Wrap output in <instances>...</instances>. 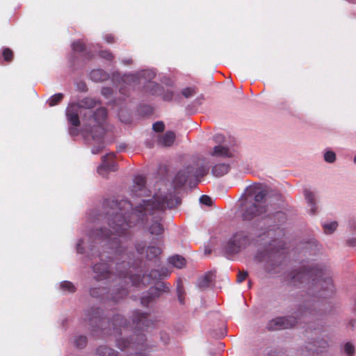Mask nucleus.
Wrapping results in <instances>:
<instances>
[{
  "label": "nucleus",
  "instance_id": "nucleus-1",
  "mask_svg": "<svg viewBox=\"0 0 356 356\" xmlns=\"http://www.w3.org/2000/svg\"><path fill=\"white\" fill-rule=\"evenodd\" d=\"M160 211L144 207L141 203L133 209L131 203L125 200L112 202L111 210L108 211L111 234L104 233L101 229L90 235L88 240L105 241L104 245L109 246L115 254H120L122 252L120 249L121 241L118 238L125 236L128 229L134 225L144 224L152 235H160L163 232Z\"/></svg>",
  "mask_w": 356,
  "mask_h": 356
},
{
  "label": "nucleus",
  "instance_id": "nucleus-2",
  "mask_svg": "<svg viewBox=\"0 0 356 356\" xmlns=\"http://www.w3.org/2000/svg\"><path fill=\"white\" fill-rule=\"evenodd\" d=\"M97 102L90 98L84 99L81 104H72L66 109V115L69 123L74 127L70 128V135L77 134L76 127L80 124L79 115H82V124L86 134H89L97 145H93L92 154L99 153L104 147L103 136L105 134L104 124L107 113L105 108H98L95 112L91 110Z\"/></svg>",
  "mask_w": 356,
  "mask_h": 356
},
{
  "label": "nucleus",
  "instance_id": "nucleus-3",
  "mask_svg": "<svg viewBox=\"0 0 356 356\" xmlns=\"http://www.w3.org/2000/svg\"><path fill=\"white\" fill-rule=\"evenodd\" d=\"M116 339L117 346L127 351V356H148L156 346L147 343L146 335H119ZM98 356H121L115 350L100 346L96 350Z\"/></svg>",
  "mask_w": 356,
  "mask_h": 356
},
{
  "label": "nucleus",
  "instance_id": "nucleus-4",
  "mask_svg": "<svg viewBox=\"0 0 356 356\" xmlns=\"http://www.w3.org/2000/svg\"><path fill=\"white\" fill-rule=\"evenodd\" d=\"M309 280L318 290L319 296L327 298L334 294L335 288L330 273L326 268L315 267L309 270H295L291 273V283L293 285L302 284Z\"/></svg>",
  "mask_w": 356,
  "mask_h": 356
},
{
  "label": "nucleus",
  "instance_id": "nucleus-5",
  "mask_svg": "<svg viewBox=\"0 0 356 356\" xmlns=\"http://www.w3.org/2000/svg\"><path fill=\"white\" fill-rule=\"evenodd\" d=\"M267 190L265 186L256 184L250 186L243 203L242 217L245 220L254 218L264 220L269 216V207L266 198Z\"/></svg>",
  "mask_w": 356,
  "mask_h": 356
},
{
  "label": "nucleus",
  "instance_id": "nucleus-6",
  "mask_svg": "<svg viewBox=\"0 0 356 356\" xmlns=\"http://www.w3.org/2000/svg\"><path fill=\"white\" fill-rule=\"evenodd\" d=\"M208 171L207 167L202 159H199L193 161L191 164L180 170L175 176L172 180L174 188L181 187L189 177H202L208 173Z\"/></svg>",
  "mask_w": 356,
  "mask_h": 356
},
{
  "label": "nucleus",
  "instance_id": "nucleus-7",
  "mask_svg": "<svg viewBox=\"0 0 356 356\" xmlns=\"http://www.w3.org/2000/svg\"><path fill=\"white\" fill-rule=\"evenodd\" d=\"M163 193H165V191H163V193L159 191L154 195L152 200H143L140 203L144 207H150L158 211H162L166 208H172L179 203L175 192H170L165 195Z\"/></svg>",
  "mask_w": 356,
  "mask_h": 356
},
{
  "label": "nucleus",
  "instance_id": "nucleus-8",
  "mask_svg": "<svg viewBox=\"0 0 356 356\" xmlns=\"http://www.w3.org/2000/svg\"><path fill=\"white\" fill-rule=\"evenodd\" d=\"M154 76L155 72L153 70H147L134 74H125L122 78V81L125 85L134 87L142 81H149L147 87L152 88L150 92L153 95H157L160 91L159 86L154 82H150Z\"/></svg>",
  "mask_w": 356,
  "mask_h": 356
},
{
  "label": "nucleus",
  "instance_id": "nucleus-9",
  "mask_svg": "<svg viewBox=\"0 0 356 356\" xmlns=\"http://www.w3.org/2000/svg\"><path fill=\"white\" fill-rule=\"evenodd\" d=\"M298 323L297 317L293 315L277 316L270 320L266 328L270 332L280 331L293 327Z\"/></svg>",
  "mask_w": 356,
  "mask_h": 356
},
{
  "label": "nucleus",
  "instance_id": "nucleus-10",
  "mask_svg": "<svg viewBox=\"0 0 356 356\" xmlns=\"http://www.w3.org/2000/svg\"><path fill=\"white\" fill-rule=\"evenodd\" d=\"M117 276L120 278L123 277L126 282L127 280H129L131 282L132 285L140 286V284L146 285L149 284L152 279L156 280L159 278L161 276V274H160L157 270H152L149 275H143L142 278L140 277V274H132L131 271L129 273V275L123 273H118Z\"/></svg>",
  "mask_w": 356,
  "mask_h": 356
},
{
  "label": "nucleus",
  "instance_id": "nucleus-11",
  "mask_svg": "<svg viewBox=\"0 0 356 356\" xmlns=\"http://www.w3.org/2000/svg\"><path fill=\"white\" fill-rule=\"evenodd\" d=\"M250 243L249 236L244 232H236L227 242L226 250L230 253L238 252Z\"/></svg>",
  "mask_w": 356,
  "mask_h": 356
},
{
  "label": "nucleus",
  "instance_id": "nucleus-12",
  "mask_svg": "<svg viewBox=\"0 0 356 356\" xmlns=\"http://www.w3.org/2000/svg\"><path fill=\"white\" fill-rule=\"evenodd\" d=\"M214 140L222 144H219L213 147L210 151L209 154L216 159H225L231 158L234 156V151L227 145L225 140H223V136L221 135H216Z\"/></svg>",
  "mask_w": 356,
  "mask_h": 356
},
{
  "label": "nucleus",
  "instance_id": "nucleus-13",
  "mask_svg": "<svg viewBox=\"0 0 356 356\" xmlns=\"http://www.w3.org/2000/svg\"><path fill=\"white\" fill-rule=\"evenodd\" d=\"M282 248L281 242L275 240L272 243L269 244L265 250L261 261H266L268 262L277 261L281 256L280 250Z\"/></svg>",
  "mask_w": 356,
  "mask_h": 356
},
{
  "label": "nucleus",
  "instance_id": "nucleus-14",
  "mask_svg": "<svg viewBox=\"0 0 356 356\" xmlns=\"http://www.w3.org/2000/svg\"><path fill=\"white\" fill-rule=\"evenodd\" d=\"M113 154H108L103 157L102 163L97 168L100 175L106 177L109 172L117 170V164L113 160Z\"/></svg>",
  "mask_w": 356,
  "mask_h": 356
},
{
  "label": "nucleus",
  "instance_id": "nucleus-15",
  "mask_svg": "<svg viewBox=\"0 0 356 356\" xmlns=\"http://www.w3.org/2000/svg\"><path fill=\"white\" fill-rule=\"evenodd\" d=\"M168 289V286L165 283L162 282H157L155 287L150 289L148 296H143L141 298V304L144 306H147L151 300L156 297H159L162 292H164Z\"/></svg>",
  "mask_w": 356,
  "mask_h": 356
},
{
  "label": "nucleus",
  "instance_id": "nucleus-16",
  "mask_svg": "<svg viewBox=\"0 0 356 356\" xmlns=\"http://www.w3.org/2000/svg\"><path fill=\"white\" fill-rule=\"evenodd\" d=\"M148 191L145 188V180L142 176H136L134 179L131 193L136 196L146 195Z\"/></svg>",
  "mask_w": 356,
  "mask_h": 356
},
{
  "label": "nucleus",
  "instance_id": "nucleus-17",
  "mask_svg": "<svg viewBox=\"0 0 356 356\" xmlns=\"http://www.w3.org/2000/svg\"><path fill=\"white\" fill-rule=\"evenodd\" d=\"M93 271L99 280L110 278L111 273L109 270V266L106 263L97 264L93 266Z\"/></svg>",
  "mask_w": 356,
  "mask_h": 356
},
{
  "label": "nucleus",
  "instance_id": "nucleus-18",
  "mask_svg": "<svg viewBox=\"0 0 356 356\" xmlns=\"http://www.w3.org/2000/svg\"><path fill=\"white\" fill-rule=\"evenodd\" d=\"M89 321L92 325L95 327L93 330L95 332L110 330L111 323L106 318L92 316L89 318Z\"/></svg>",
  "mask_w": 356,
  "mask_h": 356
},
{
  "label": "nucleus",
  "instance_id": "nucleus-19",
  "mask_svg": "<svg viewBox=\"0 0 356 356\" xmlns=\"http://www.w3.org/2000/svg\"><path fill=\"white\" fill-rule=\"evenodd\" d=\"M304 195L307 203L309 212L311 214H314L317 209L314 193L309 189L306 188L304 191Z\"/></svg>",
  "mask_w": 356,
  "mask_h": 356
},
{
  "label": "nucleus",
  "instance_id": "nucleus-20",
  "mask_svg": "<svg viewBox=\"0 0 356 356\" xmlns=\"http://www.w3.org/2000/svg\"><path fill=\"white\" fill-rule=\"evenodd\" d=\"M229 170V165L227 163H220L214 165L211 168V173L215 177H222Z\"/></svg>",
  "mask_w": 356,
  "mask_h": 356
},
{
  "label": "nucleus",
  "instance_id": "nucleus-21",
  "mask_svg": "<svg viewBox=\"0 0 356 356\" xmlns=\"http://www.w3.org/2000/svg\"><path fill=\"white\" fill-rule=\"evenodd\" d=\"M215 272L209 271L204 276L200 277L198 280V286L202 289L207 288L210 286L215 278Z\"/></svg>",
  "mask_w": 356,
  "mask_h": 356
},
{
  "label": "nucleus",
  "instance_id": "nucleus-22",
  "mask_svg": "<svg viewBox=\"0 0 356 356\" xmlns=\"http://www.w3.org/2000/svg\"><path fill=\"white\" fill-rule=\"evenodd\" d=\"M175 139V134L172 131H167L159 140L160 145L165 147L171 146Z\"/></svg>",
  "mask_w": 356,
  "mask_h": 356
},
{
  "label": "nucleus",
  "instance_id": "nucleus-23",
  "mask_svg": "<svg viewBox=\"0 0 356 356\" xmlns=\"http://www.w3.org/2000/svg\"><path fill=\"white\" fill-rule=\"evenodd\" d=\"M90 78L94 81H103L108 78V75L102 70H94L90 72Z\"/></svg>",
  "mask_w": 356,
  "mask_h": 356
},
{
  "label": "nucleus",
  "instance_id": "nucleus-24",
  "mask_svg": "<svg viewBox=\"0 0 356 356\" xmlns=\"http://www.w3.org/2000/svg\"><path fill=\"white\" fill-rule=\"evenodd\" d=\"M169 263L177 268H181L185 266L186 261L184 257L175 255L169 258Z\"/></svg>",
  "mask_w": 356,
  "mask_h": 356
},
{
  "label": "nucleus",
  "instance_id": "nucleus-25",
  "mask_svg": "<svg viewBox=\"0 0 356 356\" xmlns=\"http://www.w3.org/2000/svg\"><path fill=\"white\" fill-rule=\"evenodd\" d=\"M60 289L64 293H72L76 291L74 285L69 281H63L60 283Z\"/></svg>",
  "mask_w": 356,
  "mask_h": 356
},
{
  "label": "nucleus",
  "instance_id": "nucleus-26",
  "mask_svg": "<svg viewBox=\"0 0 356 356\" xmlns=\"http://www.w3.org/2000/svg\"><path fill=\"white\" fill-rule=\"evenodd\" d=\"M73 341L76 348L82 349L86 346L88 339L86 335H75Z\"/></svg>",
  "mask_w": 356,
  "mask_h": 356
},
{
  "label": "nucleus",
  "instance_id": "nucleus-27",
  "mask_svg": "<svg viewBox=\"0 0 356 356\" xmlns=\"http://www.w3.org/2000/svg\"><path fill=\"white\" fill-rule=\"evenodd\" d=\"M147 315L145 313L136 311L134 313V321L137 325H146Z\"/></svg>",
  "mask_w": 356,
  "mask_h": 356
},
{
  "label": "nucleus",
  "instance_id": "nucleus-28",
  "mask_svg": "<svg viewBox=\"0 0 356 356\" xmlns=\"http://www.w3.org/2000/svg\"><path fill=\"white\" fill-rule=\"evenodd\" d=\"M338 222L337 221L326 222L323 225L324 232L326 234H332L337 228Z\"/></svg>",
  "mask_w": 356,
  "mask_h": 356
},
{
  "label": "nucleus",
  "instance_id": "nucleus-29",
  "mask_svg": "<svg viewBox=\"0 0 356 356\" xmlns=\"http://www.w3.org/2000/svg\"><path fill=\"white\" fill-rule=\"evenodd\" d=\"M161 253V249L158 247L151 246L146 250L147 257L152 259Z\"/></svg>",
  "mask_w": 356,
  "mask_h": 356
},
{
  "label": "nucleus",
  "instance_id": "nucleus-30",
  "mask_svg": "<svg viewBox=\"0 0 356 356\" xmlns=\"http://www.w3.org/2000/svg\"><path fill=\"white\" fill-rule=\"evenodd\" d=\"M323 159L325 162L333 163L336 161V154L332 150L327 149L324 152Z\"/></svg>",
  "mask_w": 356,
  "mask_h": 356
},
{
  "label": "nucleus",
  "instance_id": "nucleus-31",
  "mask_svg": "<svg viewBox=\"0 0 356 356\" xmlns=\"http://www.w3.org/2000/svg\"><path fill=\"white\" fill-rule=\"evenodd\" d=\"M63 95L62 93H58L53 95L49 100L48 104L50 106H54L59 103L63 99Z\"/></svg>",
  "mask_w": 356,
  "mask_h": 356
},
{
  "label": "nucleus",
  "instance_id": "nucleus-32",
  "mask_svg": "<svg viewBox=\"0 0 356 356\" xmlns=\"http://www.w3.org/2000/svg\"><path fill=\"white\" fill-rule=\"evenodd\" d=\"M72 49L77 52L82 51L84 49V44L81 40L76 41L72 44Z\"/></svg>",
  "mask_w": 356,
  "mask_h": 356
},
{
  "label": "nucleus",
  "instance_id": "nucleus-33",
  "mask_svg": "<svg viewBox=\"0 0 356 356\" xmlns=\"http://www.w3.org/2000/svg\"><path fill=\"white\" fill-rule=\"evenodd\" d=\"M344 351L348 355H353L355 353L354 346L350 343H346L344 346Z\"/></svg>",
  "mask_w": 356,
  "mask_h": 356
},
{
  "label": "nucleus",
  "instance_id": "nucleus-34",
  "mask_svg": "<svg viewBox=\"0 0 356 356\" xmlns=\"http://www.w3.org/2000/svg\"><path fill=\"white\" fill-rule=\"evenodd\" d=\"M3 56L5 60L10 61L13 58V51L10 49L6 48L3 51Z\"/></svg>",
  "mask_w": 356,
  "mask_h": 356
},
{
  "label": "nucleus",
  "instance_id": "nucleus-35",
  "mask_svg": "<svg viewBox=\"0 0 356 356\" xmlns=\"http://www.w3.org/2000/svg\"><path fill=\"white\" fill-rule=\"evenodd\" d=\"M195 91L193 88H186L182 90V94L186 98H188L195 95Z\"/></svg>",
  "mask_w": 356,
  "mask_h": 356
},
{
  "label": "nucleus",
  "instance_id": "nucleus-36",
  "mask_svg": "<svg viewBox=\"0 0 356 356\" xmlns=\"http://www.w3.org/2000/svg\"><path fill=\"white\" fill-rule=\"evenodd\" d=\"M153 130L156 132H161L164 130L165 126L162 122H156L152 126Z\"/></svg>",
  "mask_w": 356,
  "mask_h": 356
},
{
  "label": "nucleus",
  "instance_id": "nucleus-37",
  "mask_svg": "<svg viewBox=\"0 0 356 356\" xmlns=\"http://www.w3.org/2000/svg\"><path fill=\"white\" fill-rule=\"evenodd\" d=\"M200 203L205 204V205H211L212 200L210 197L207 195H202L200 198Z\"/></svg>",
  "mask_w": 356,
  "mask_h": 356
},
{
  "label": "nucleus",
  "instance_id": "nucleus-38",
  "mask_svg": "<svg viewBox=\"0 0 356 356\" xmlns=\"http://www.w3.org/2000/svg\"><path fill=\"white\" fill-rule=\"evenodd\" d=\"M248 277V273L246 271H240L237 277V282L238 283L242 282Z\"/></svg>",
  "mask_w": 356,
  "mask_h": 356
},
{
  "label": "nucleus",
  "instance_id": "nucleus-39",
  "mask_svg": "<svg viewBox=\"0 0 356 356\" xmlns=\"http://www.w3.org/2000/svg\"><path fill=\"white\" fill-rule=\"evenodd\" d=\"M84 243V240L83 239H80L79 241V242L77 243L76 244V251L78 253H84L85 251H84V248L83 247H82V244Z\"/></svg>",
  "mask_w": 356,
  "mask_h": 356
},
{
  "label": "nucleus",
  "instance_id": "nucleus-40",
  "mask_svg": "<svg viewBox=\"0 0 356 356\" xmlns=\"http://www.w3.org/2000/svg\"><path fill=\"white\" fill-rule=\"evenodd\" d=\"M127 294V291L125 289H122L119 291V296L118 297H113L115 301L118 302L120 298L125 296Z\"/></svg>",
  "mask_w": 356,
  "mask_h": 356
},
{
  "label": "nucleus",
  "instance_id": "nucleus-41",
  "mask_svg": "<svg viewBox=\"0 0 356 356\" xmlns=\"http://www.w3.org/2000/svg\"><path fill=\"white\" fill-rule=\"evenodd\" d=\"M178 300L181 304L184 303L183 290L181 286L177 287Z\"/></svg>",
  "mask_w": 356,
  "mask_h": 356
},
{
  "label": "nucleus",
  "instance_id": "nucleus-42",
  "mask_svg": "<svg viewBox=\"0 0 356 356\" xmlns=\"http://www.w3.org/2000/svg\"><path fill=\"white\" fill-rule=\"evenodd\" d=\"M102 94L106 97H108L112 94V90L110 88H103Z\"/></svg>",
  "mask_w": 356,
  "mask_h": 356
},
{
  "label": "nucleus",
  "instance_id": "nucleus-43",
  "mask_svg": "<svg viewBox=\"0 0 356 356\" xmlns=\"http://www.w3.org/2000/svg\"><path fill=\"white\" fill-rule=\"evenodd\" d=\"M100 55H101L102 57L105 58H106L108 60H111V59L113 58V55L111 54V53H110L108 51H102L100 53Z\"/></svg>",
  "mask_w": 356,
  "mask_h": 356
},
{
  "label": "nucleus",
  "instance_id": "nucleus-44",
  "mask_svg": "<svg viewBox=\"0 0 356 356\" xmlns=\"http://www.w3.org/2000/svg\"><path fill=\"white\" fill-rule=\"evenodd\" d=\"M104 40L107 43L114 42V37L111 34H106L104 35Z\"/></svg>",
  "mask_w": 356,
  "mask_h": 356
},
{
  "label": "nucleus",
  "instance_id": "nucleus-45",
  "mask_svg": "<svg viewBox=\"0 0 356 356\" xmlns=\"http://www.w3.org/2000/svg\"><path fill=\"white\" fill-rule=\"evenodd\" d=\"M348 244L352 247L356 246V237H353L348 241Z\"/></svg>",
  "mask_w": 356,
  "mask_h": 356
},
{
  "label": "nucleus",
  "instance_id": "nucleus-46",
  "mask_svg": "<svg viewBox=\"0 0 356 356\" xmlns=\"http://www.w3.org/2000/svg\"><path fill=\"white\" fill-rule=\"evenodd\" d=\"M160 339L163 341L164 344H167L170 341V337L168 334L160 336Z\"/></svg>",
  "mask_w": 356,
  "mask_h": 356
},
{
  "label": "nucleus",
  "instance_id": "nucleus-47",
  "mask_svg": "<svg viewBox=\"0 0 356 356\" xmlns=\"http://www.w3.org/2000/svg\"><path fill=\"white\" fill-rule=\"evenodd\" d=\"M172 92H169V93H167L165 96H164V99L165 100H170L172 99Z\"/></svg>",
  "mask_w": 356,
  "mask_h": 356
},
{
  "label": "nucleus",
  "instance_id": "nucleus-48",
  "mask_svg": "<svg viewBox=\"0 0 356 356\" xmlns=\"http://www.w3.org/2000/svg\"><path fill=\"white\" fill-rule=\"evenodd\" d=\"M353 310L356 313V300H355L353 304Z\"/></svg>",
  "mask_w": 356,
  "mask_h": 356
},
{
  "label": "nucleus",
  "instance_id": "nucleus-49",
  "mask_svg": "<svg viewBox=\"0 0 356 356\" xmlns=\"http://www.w3.org/2000/svg\"><path fill=\"white\" fill-rule=\"evenodd\" d=\"M254 235H255V236H258V237H260V236L262 235V234H261V233H259V232H256L254 233Z\"/></svg>",
  "mask_w": 356,
  "mask_h": 356
},
{
  "label": "nucleus",
  "instance_id": "nucleus-50",
  "mask_svg": "<svg viewBox=\"0 0 356 356\" xmlns=\"http://www.w3.org/2000/svg\"><path fill=\"white\" fill-rule=\"evenodd\" d=\"M349 325L353 327V325H354V321L353 320H350V322H349Z\"/></svg>",
  "mask_w": 356,
  "mask_h": 356
},
{
  "label": "nucleus",
  "instance_id": "nucleus-51",
  "mask_svg": "<svg viewBox=\"0 0 356 356\" xmlns=\"http://www.w3.org/2000/svg\"><path fill=\"white\" fill-rule=\"evenodd\" d=\"M92 245L90 244L88 246V248H90V251L92 252Z\"/></svg>",
  "mask_w": 356,
  "mask_h": 356
},
{
  "label": "nucleus",
  "instance_id": "nucleus-52",
  "mask_svg": "<svg viewBox=\"0 0 356 356\" xmlns=\"http://www.w3.org/2000/svg\"><path fill=\"white\" fill-rule=\"evenodd\" d=\"M123 90H124V88L122 87L120 88V92L124 93V92L123 91Z\"/></svg>",
  "mask_w": 356,
  "mask_h": 356
},
{
  "label": "nucleus",
  "instance_id": "nucleus-53",
  "mask_svg": "<svg viewBox=\"0 0 356 356\" xmlns=\"http://www.w3.org/2000/svg\"><path fill=\"white\" fill-rule=\"evenodd\" d=\"M353 162L355 164H356V154L354 156Z\"/></svg>",
  "mask_w": 356,
  "mask_h": 356
},
{
  "label": "nucleus",
  "instance_id": "nucleus-54",
  "mask_svg": "<svg viewBox=\"0 0 356 356\" xmlns=\"http://www.w3.org/2000/svg\"><path fill=\"white\" fill-rule=\"evenodd\" d=\"M100 256V260H103L104 257V254H101L99 255Z\"/></svg>",
  "mask_w": 356,
  "mask_h": 356
},
{
  "label": "nucleus",
  "instance_id": "nucleus-55",
  "mask_svg": "<svg viewBox=\"0 0 356 356\" xmlns=\"http://www.w3.org/2000/svg\"><path fill=\"white\" fill-rule=\"evenodd\" d=\"M218 336H219L218 339H222V337H225V335H222V334H220V335H218Z\"/></svg>",
  "mask_w": 356,
  "mask_h": 356
},
{
  "label": "nucleus",
  "instance_id": "nucleus-56",
  "mask_svg": "<svg viewBox=\"0 0 356 356\" xmlns=\"http://www.w3.org/2000/svg\"><path fill=\"white\" fill-rule=\"evenodd\" d=\"M90 293H91L92 296H95V294L93 291H91Z\"/></svg>",
  "mask_w": 356,
  "mask_h": 356
},
{
  "label": "nucleus",
  "instance_id": "nucleus-57",
  "mask_svg": "<svg viewBox=\"0 0 356 356\" xmlns=\"http://www.w3.org/2000/svg\"><path fill=\"white\" fill-rule=\"evenodd\" d=\"M127 63H131V60H128L127 61H125Z\"/></svg>",
  "mask_w": 356,
  "mask_h": 356
},
{
  "label": "nucleus",
  "instance_id": "nucleus-58",
  "mask_svg": "<svg viewBox=\"0 0 356 356\" xmlns=\"http://www.w3.org/2000/svg\"><path fill=\"white\" fill-rule=\"evenodd\" d=\"M138 252H140V253H143V251H140V250H139V248H138Z\"/></svg>",
  "mask_w": 356,
  "mask_h": 356
},
{
  "label": "nucleus",
  "instance_id": "nucleus-59",
  "mask_svg": "<svg viewBox=\"0 0 356 356\" xmlns=\"http://www.w3.org/2000/svg\"><path fill=\"white\" fill-rule=\"evenodd\" d=\"M354 229H356V225L354 226Z\"/></svg>",
  "mask_w": 356,
  "mask_h": 356
}]
</instances>
